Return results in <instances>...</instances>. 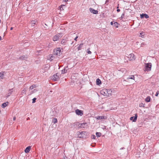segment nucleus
Segmentation results:
<instances>
[{
    "label": "nucleus",
    "mask_w": 159,
    "mask_h": 159,
    "mask_svg": "<svg viewBox=\"0 0 159 159\" xmlns=\"http://www.w3.org/2000/svg\"><path fill=\"white\" fill-rule=\"evenodd\" d=\"M152 64L151 63H146L145 64V70L149 71L151 70Z\"/></svg>",
    "instance_id": "1"
},
{
    "label": "nucleus",
    "mask_w": 159,
    "mask_h": 159,
    "mask_svg": "<svg viewBox=\"0 0 159 159\" xmlns=\"http://www.w3.org/2000/svg\"><path fill=\"white\" fill-rule=\"evenodd\" d=\"M62 36V34L61 33H58L57 34L55 35L53 38V40L54 41H57Z\"/></svg>",
    "instance_id": "2"
},
{
    "label": "nucleus",
    "mask_w": 159,
    "mask_h": 159,
    "mask_svg": "<svg viewBox=\"0 0 159 159\" xmlns=\"http://www.w3.org/2000/svg\"><path fill=\"white\" fill-rule=\"evenodd\" d=\"M61 53V50L60 48H58L54 50V54L56 55L60 56Z\"/></svg>",
    "instance_id": "3"
},
{
    "label": "nucleus",
    "mask_w": 159,
    "mask_h": 159,
    "mask_svg": "<svg viewBox=\"0 0 159 159\" xmlns=\"http://www.w3.org/2000/svg\"><path fill=\"white\" fill-rule=\"evenodd\" d=\"M60 74L59 73H57L56 75H54L52 77V80L54 81L58 80L59 78Z\"/></svg>",
    "instance_id": "4"
},
{
    "label": "nucleus",
    "mask_w": 159,
    "mask_h": 159,
    "mask_svg": "<svg viewBox=\"0 0 159 159\" xmlns=\"http://www.w3.org/2000/svg\"><path fill=\"white\" fill-rule=\"evenodd\" d=\"M85 132H77V135L78 137L79 138H84L85 136L84 133Z\"/></svg>",
    "instance_id": "5"
},
{
    "label": "nucleus",
    "mask_w": 159,
    "mask_h": 159,
    "mask_svg": "<svg viewBox=\"0 0 159 159\" xmlns=\"http://www.w3.org/2000/svg\"><path fill=\"white\" fill-rule=\"evenodd\" d=\"M101 93L102 94L105 96H108V91L107 89H103L101 91Z\"/></svg>",
    "instance_id": "6"
},
{
    "label": "nucleus",
    "mask_w": 159,
    "mask_h": 159,
    "mask_svg": "<svg viewBox=\"0 0 159 159\" xmlns=\"http://www.w3.org/2000/svg\"><path fill=\"white\" fill-rule=\"evenodd\" d=\"M75 113L77 115H80V116H82L83 114V113L82 111L78 109L75 110Z\"/></svg>",
    "instance_id": "7"
},
{
    "label": "nucleus",
    "mask_w": 159,
    "mask_h": 159,
    "mask_svg": "<svg viewBox=\"0 0 159 159\" xmlns=\"http://www.w3.org/2000/svg\"><path fill=\"white\" fill-rule=\"evenodd\" d=\"M128 57L129 59L130 60H133L135 59L134 55L133 54H129Z\"/></svg>",
    "instance_id": "8"
},
{
    "label": "nucleus",
    "mask_w": 159,
    "mask_h": 159,
    "mask_svg": "<svg viewBox=\"0 0 159 159\" xmlns=\"http://www.w3.org/2000/svg\"><path fill=\"white\" fill-rule=\"evenodd\" d=\"M79 123H76V125H79V127L83 128H84L85 126L86 125L87 123H82L81 124H78Z\"/></svg>",
    "instance_id": "9"
},
{
    "label": "nucleus",
    "mask_w": 159,
    "mask_h": 159,
    "mask_svg": "<svg viewBox=\"0 0 159 159\" xmlns=\"http://www.w3.org/2000/svg\"><path fill=\"white\" fill-rule=\"evenodd\" d=\"M137 118V114H136L134 116H132L130 118V120H133L134 122H135Z\"/></svg>",
    "instance_id": "10"
},
{
    "label": "nucleus",
    "mask_w": 159,
    "mask_h": 159,
    "mask_svg": "<svg viewBox=\"0 0 159 159\" xmlns=\"http://www.w3.org/2000/svg\"><path fill=\"white\" fill-rule=\"evenodd\" d=\"M90 11L92 13L94 14H97L98 13V11L97 10H95L93 8H89Z\"/></svg>",
    "instance_id": "11"
},
{
    "label": "nucleus",
    "mask_w": 159,
    "mask_h": 159,
    "mask_svg": "<svg viewBox=\"0 0 159 159\" xmlns=\"http://www.w3.org/2000/svg\"><path fill=\"white\" fill-rule=\"evenodd\" d=\"M111 24L113 26H116V27H118V23L116 22L112 21L111 22Z\"/></svg>",
    "instance_id": "12"
},
{
    "label": "nucleus",
    "mask_w": 159,
    "mask_h": 159,
    "mask_svg": "<svg viewBox=\"0 0 159 159\" xmlns=\"http://www.w3.org/2000/svg\"><path fill=\"white\" fill-rule=\"evenodd\" d=\"M97 120H101L102 119H106V117L104 116H98L95 117Z\"/></svg>",
    "instance_id": "13"
},
{
    "label": "nucleus",
    "mask_w": 159,
    "mask_h": 159,
    "mask_svg": "<svg viewBox=\"0 0 159 159\" xmlns=\"http://www.w3.org/2000/svg\"><path fill=\"white\" fill-rule=\"evenodd\" d=\"M30 146H28L27 147L25 150V152L26 153L29 152L30 151Z\"/></svg>",
    "instance_id": "14"
},
{
    "label": "nucleus",
    "mask_w": 159,
    "mask_h": 159,
    "mask_svg": "<svg viewBox=\"0 0 159 159\" xmlns=\"http://www.w3.org/2000/svg\"><path fill=\"white\" fill-rule=\"evenodd\" d=\"M37 87L36 85L35 84H33L31 86L29 89V90H32L34 88H36Z\"/></svg>",
    "instance_id": "15"
},
{
    "label": "nucleus",
    "mask_w": 159,
    "mask_h": 159,
    "mask_svg": "<svg viewBox=\"0 0 159 159\" xmlns=\"http://www.w3.org/2000/svg\"><path fill=\"white\" fill-rule=\"evenodd\" d=\"M27 58V57L26 56H25V55H23L22 56H21L19 58V59L22 60H25Z\"/></svg>",
    "instance_id": "16"
},
{
    "label": "nucleus",
    "mask_w": 159,
    "mask_h": 159,
    "mask_svg": "<svg viewBox=\"0 0 159 159\" xmlns=\"http://www.w3.org/2000/svg\"><path fill=\"white\" fill-rule=\"evenodd\" d=\"M101 80L99 79H97L96 80V84L98 85H99L101 84Z\"/></svg>",
    "instance_id": "17"
},
{
    "label": "nucleus",
    "mask_w": 159,
    "mask_h": 159,
    "mask_svg": "<svg viewBox=\"0 0 159 159\" xmlns=\"http://www.w3.org/2000/svg\"><path fill=\"white\" fill-rule=\"evenodd\" d=\"M37 21V20H32L31 22V24L32 25V26H33V25L36 24Z\"/></svg>",
    "instance_id": "18"
},
{
    "label": "nucleus",
    "mask_w": 159,
    "mask_h": 159,
    "mask_svg": "<svg viewBox=\"0 0 159 159\" xmlns=\"http://www.w3.org/2000/svg\"><path fill=\"white\" fill-rule=\"evenodd\" d=\"M150 97L149 96H148L145 99V101L146 102H149L150 101Z\"/></svg>",
    "instance_id": "19"
},
{
    "label": "nucleus",
    "mask_w": 159,
    "mask_h": 159,
    "mask_svg": "<svg viewBox=\"0 0 159 159\" xmlns=\"http://www.w3.org/2000/svg\"><path fill=\"white\" fill-rule=\"evenodd\" d=\"M8 104V102H5L3 103L2 105V107L3 108H4L7 106V104Z\"/></svg>",
    "instance_id": "20"
},
{
    "label": "nucleus",
    "mask_w": 159,
    "mask_h": 159,
    "mask_svg": "<svg viewBox=\"0 0 159 159\" xmlns=\"http://www.w3.org/2000/svg\"><path fill=\"white\" fill-rule=\"evenodd\" d=\"M83 44H80L79 45V46L78 47V48H77V49H78V50H80L81 49V48H82V46H83Z\"/></svg>",
    "instance_id": "21"
},
{
    "label": "nucleus",
    "mask_w": 159,
    "mask_h": 159,
    "mask_svg": "<svg viewBox=\"0 0 159 159\" xmlns=\"http://www.w3.org/2000/svg\"><path fill=\"white\" fill-rule=\"evenodd\" d=\"M102 134L100 132L96 133V135L97 137H99L101 136Z\"/></svg>",
    "instance_id": "22"
},
{
    "label": "nucleus",
    "mask_w": 159,
    "mask_h": 159,
    "mask_svg": "<svg viewBox=\"0 0 159 159\" xmlns=\"http://www.w3.org/2000/svg\"><path fill=\"white\" fill-rule=\"evenodd\" d=\"M4 73V72H2L0 73V78L2 79H3Z\"/></svg>",
    "instance_id": "23"
},
{
    "label": "nucleus",
    "mask_w": 159,
    "mask_h": 159,
    "mask_svg": "<svg viewBox=\"0 0 159 159\" xmlns=\"http://www.w3.org/2000/svg\"><path fill=\"white\" fill-rule=\"evenodd\" d=\"M57 121V119L56 118H54L52 119V122L54 123H56Z\"/></svg>",
    "instance_id": "24"
},
{
    "label": "nucleus",
    "mask_w": 159,
    "mask_h": 159,
    "mask_svg": "<svg viewBox=\"0 0 159 159\" xmlns=\"http://www.w3.org/2000/svg\"><path fill=\"white\" fill-rule=\"evenodd\" d=\"M134 75H131L130 77H129L127 78V80H128L129 79H134Z\"/></svg>",
    "instance_id": "25"
},
{
    "label": "nucleus",
    "mask_w": 159,
    "mask_h": 159,
    "mask_svg": "<svg viewBox=\"0 0 159 159\" xmlns=\"http://www.w3.org/2000/svg\"><path fill=\"white\" fill-rule=\"evenodd\" d=\"M139 106L140 107H144V104H143V103H140L139 105Z\"/></svg>",
    "instance_id": "26"
},
{
    "label": "nucleus",
    "mask_w": 159,
    "mask_h": 159,
    "mask_svg": "<svg viewBox=\"0 0 159 159\" xmlns=\"http://www.w3.org/2000/svg\"><path fill=\"white\" fill-rule=\"evenodd\" d=\"M37 90L36 89H34L32 91L31 93H30V94H32L34 93L35 92H36L37 91Z\"/></svg>",
    "instance_id": "27"
},
{
    "label": "nucleus",
    "mask_w": 159,
    "mask_h": 159,
    "mask_svg": "<svg viewBox=\"0 0 159 159\" xmlns=\"http://www.w3.org/2000/svg\"><path fill=\"white\" fill-rule=\"evenodd\" d=\"M66 72V71L65 68L61 70V74H64Z\"/></svg>",
    "instance_id": "28"
},
{
    "label": "nucleus",
    "mask_w": 159,
    "mask_h": 159,
    "mask_svg": "<svg viewBox=\"0 0 159 159\" xmlns=\"http://www.w3.org/2000/svg\"><path fill=\"white\" fill-rule=\"evenodd\" d=\"M107 90L108 91V96H109V95H111V91L109 89Z\"/></svg>",
    "instance_id": "29"
},
{
    "label": "nucleus",
    "mask_w": 159,
    "mask_h": 159,
    "mask_svg": "<svg viewBox=\"0 0 159 159\" xmlns=\"http://www.w3.org/2000/svg\"><path fill=\"white\" fill-rule=\"evenodd\" d=\"M66 43V40L63 39L61 41V43L62 44H65V43Z\"/></svg>",
    "instance_id": "30"
},
{
    "label": "nucleus",
    "mask_w": 159,
    "mask_h": 159,
    "mask_svg": "<svg viewBox=\"0 0 159 159\" xmlns=\"http://www.w3.org/2000/svg\"><path fill=\"white\" fill-rule=\"evenodd\" d=\"M144 17L146 18H149V16L147 14H144Z\"/></svg>",
    "instance_id": "31"
},
{
    "label": "nucleus",
    "mask_w": 159,
    "mask_h": 159,
    "mask_svg": "<svg viewBox=\"0 0 159 159\" xmlns=\"http://www.w3.org/2000/svg\"><path fill=\"white\" fill-rule=\"evenodd\" d=\"M36 98H34L32 100H33V101H32V103H34L35 102V101H36Z\"/></svg>",
    "instance_id": "32"
},
{
    "label": "nucleus",
    "mask_w": 159,
    "mask_h": 159,
    "mask_svg": "<svg viewBox=\"0 0 159 159\" xmlns=\"http://www.w3.org/2000/svg\"><path fill=\"white\" fill-rule=\"evenodd\" d=\"M65 6L64 5H62V7H60V9L61 10H64V8H63V7H64Z\"/></svg>",
    "instance_id": "33"
},
{
    "label": "nucleus",
    "mask_w": 159,
    "mask_h": 159,
    "mask_svg": "<svg viewBox=\"0 0 159 159\" xmlns=\"http://www.w3.org/2000/svg\"><path fill=\"white\" fill-rule=\"evenodd\" d=\"M144 14H141L140 15V17L141 18H143V17H144Z\"/></svg>",
    "instance_id": "34"
},
{
    "label": "nucleus",
    "mask_w": 159,
    "mask_h": 159,
    "mask_svg": "<svg viewBox=\"0 0 159 159\" xmlns=\"http://www.w3.org/2000/svg\"><path fill=\"white\" fill-rule=\"evenodd\" d=\"M91 138L93 139H95L96 138V136L94 135H93L91 136Z\"/></svg>",
    "instance_id": "35"
},
{
    "label": "nucleus",
    "mask_w": 159,
    "mask_h": 159,
    "mask_svg": "<svg viewBox=\"0 0 159 159\" xmlns=\"http://www.w3.org/2000/svg\"><path fill=\"white\" fill-rule=\"evenodd\" d=\"M26 90V89H25L22 91V93H25V92Z\"/></svg>",
    "instance_id": "36"
},
{
    "label": "nucleus",
    "mask_w": 159,
    "mask_h": 159,
    "mask_svg": "<svg viewBox=\"0 0 159 159\" xmlns=\"http://www.w3.org/2000/svg\"><path fill=\"white\" fill-rule=\"evenodd\" d=\"M87 52H88V54H91V52L90 51H89V49H87Z\"/></svg>",
    "instance_id": "37"
},
{
    "label": "nucleus",
    "mask_w": 159,
    "mask_h": 159,
    "mask_svg": "<svg viewBox=\"0 0 159 159\" xmlns=\"http://www.w3.org/2000/svg\"><path fill=\"white\" fill-rule=\"evenodd\" d=\"M53 57V56H52L50 58V60L51 61H52V60H53V59H52V58Z\"/></svg>",
    "instance_id": "38"
},
{
    "label": "nucleus",
    "mask_w": 159,
    "mask_h": 159,
    "mask_svg": "<svg viewBox=\"0 0 159 159\" xmlns=\"http://www.w3.org/2000/svg\"><path fill=\"white\" fill-rule=\"evenodd\" d=\"M158 93H159V92H158V91H157V92L156 93V94H155V96H157L158 95V94H159Z\"/></svg>",
    "instance_id": "39"
},
{
    "label": "nucleus",
    "mask_w": 159,
    "mask_h": 159,
    "mask_svg": "<svg viewBox=\"0 0 159 159\" xmlns=\"http://www.w3.org/2000/svg\"><path fill=\"white\" fill-rule=\"evenodd\" d=\"M124 14L123 13V14L122 15H121V18H123L124 17Z\"/></svg>",
    "instance_id": "40"
},
{
    "label": "nucleus",
    "mask_w": 159,
    "mask_h": 159,
    "mask_svg": "<svg viewBox=\"0 0 159 159\" xmlns=\"http://www.w3.org/2000/svg\"><path fill=\"white\" fill-rule=\"evenodd\" d=\"M145 45V44L144 43H142L141 44V46H143V45Z\"/></svg>",
    "instance_id": "41"
},
{
    "label": "nucleus",
    "mask_w": 159,
    "mask_h": 159,
    "mask_svg": "<svg viewBox=\"0 0 159 159\" xmlns=\"http://www.w3.org/2000/svg\"><path fill=\"white\" fill-rule=\"evenodd\" d=\"M78 38V36H76L75 38V39L74 40H75V41H76L77 40V39Z\"/></svg>",
    "instance_id": "42"
},
{
    "label": "nucleus",
    "mask_w": 159,
    "mask_h": 159,
    "mask_svg": "<svg viewBox=\"0 0 159 159\" xmlns=\"http://www.w3.org/2000/svg\"><path fill=\"white\" fill-rule=\"evenodd\" d=\"M16 119V117L15 116H14V117H13V120H15Z\"/></svg>",
    "instance_id": "43"
},
{
    "label": "nucleus",
    "mask_w": 159,
    "mask_h": 159,
    "mask_svg": "<svg viewBox=\"0 0 159 159\" xmlns=\"http://www.w3.org/2000/svg\"><path fill=\"white\" fill-rule=\"evenodd\" d=\"M120 11V9H117V11L118 12H119Z\"/></svg>",
    "instance_id": "44"
},
{
    "label": "nucleus",
    "mask_w": 159,
    "mask_h": 159,
    "mask_svg": "<svg viewBox=\"0 0 159 159\" xmlns=\"http://www.w3.org/2000/svg\"><path fill=\"white\" fill-rule=\"evenodd\" d=\"M12 29H13V27H11L10 28V30H12Z\"/></svg>",
    "instance_id": "45"
},
{
    "label": "nucleus",
    "mask_w": 159,
    "mask_h": 159,
    "mask_svg": "<svg viewBox=\"0 0 159 159\" xmlns=\"http://www.w3.org/2000/svg\"><path fill=\"white\" fill-rule=\"evenodd\" d=\"M2 39V38L0 36V40H1Z\"/></svg>",
    "instance_id": "46"
},
{
    "label": "nucleus",
    "mask_w": 159,
    "mask_h": 159,
    "mask_svg": "<svg viewBox=\"0 0 159 159\" xmlns=\"http://www.w3.org/2000/svg\"><path fill=\"white\" fill-rule=\"evenodd\" d=\"M68 1V0H64L65 2H67Z\"/></svg>",
    "instance_id": "47"
},
{
    "label": "nucleus",
    "mask_w": 159,
    "mask_h": 159,
    "mask_svg": "<svg viewBox=\"0 0 159 159\" xmlns=\"http://www.w3.org/2000/svg\"><path fill=\"white\" fill-rule=\"evenodd\" d=\"M29 119V117H28L27 118V120H28Z\"/></svg>",
    "instance_id": "48"
},
{
    "label": "nucleus",
    "mask_w": 159,
    "mask_h": 159,
    "mask_svg": "<svg viewBox=\"0 0 159 159\" xmlns=\"http://www.w3.org/2000/svg\"><path fill=\"white\" fill-rule=\"evenodd\" d=\"M143 35H142V36H141V37L142 38H143Z\"/></svg>",
    "instance_id": "49"
},
{
    "label": "nucleus",
    "mask_w": 159,
    "mask_h": 159,
    "mask_svg": "<svg viewBox=\"0 0 159 159\" xmlns=\"http://www.w3.org/2000/svg\"><path fill=\"white\" fill-rule=\"evenodd\" d=\"M143 33H140V34H143Z\"/></svg>",
    "instance_id": "50"
},
{
    "label": "nucleus",
    "mask_w": 159,
    "mask_h": 159,
    "mask_svg": "<svg viewBox=\"0 0 159 159\" xmlns=\"http://www.w3.org/2000/svg\"><path fill=\"white\" fill-rule=\"evenodd\" d=\"M73 43V42H71V44H72Z\"/></svg>",
    "instance_id": "51"
},
{
    "label": "nucleus",
    "mask_w": 159,
    "mask_h": 159,
    "mask_svg": "<svg viewBox=\"0 0 159 159\" xmlns=\"http://www.w3.org/2000/svg\"><path fill=\"white\" fill-rule=\"evenodd\" d=\"M41 51V50H39L38 52H40Z\"/></svg>",
    "instance_id": "52"
},
{
    "label": "nucleus",
    "mask_w": 159,
    "mask_h": 159,
    "mask_svg": "<svg viewBox=\"0 0 159 159\" xmlns=\"http://www.w3.org/2000/svg\"><path fill=\"white\" fill-rule=\"evenodd\" d=\"M10 95V94H8V96H9Z\"/></svg>",
    "instance_id": "53"
},
{
    "label": "nucleus",
    "mask_w": 159,
    "mask_h": 159,
    "mask_svg": "<svg viewBox=\"0 0 159 159\" xmlns=\"http://www.w3.org/2000/svg\"><path fill=\"white\" fill-rule=\"evenodd\" d=\"M10 95V94H8V96H9Z\"/></svg>",
    "instance_id": "54"
},
{
    "label": "nucleus",
    "mask_w": 159,
    "mask_h": 159,
    "mask_svg": "<svg viewBox=\"0 0 159 159\" xmlns=\"http://www.w3.org/2000/svg\"><path fill=\"white\" fill-rule=\"evenodd\" d=\"M50 92H52V91H51Z\"/></svg>",
    "instance_id": "55"
},
{
    "label": "nucleus",
    "mask_w": 159,
    "mask_h": 159,
    "mask_svg": "<svg viewBox=\"0 0 159 159\" xmlns=\"http://www.w3.org/2000/svg\"><path fill=\"white\" fill-rule=\"evenodd\" d=\"M123 148H122L121 149H123Z\"/></svg>",
    "instance_id": "56"
}]
</instances>
